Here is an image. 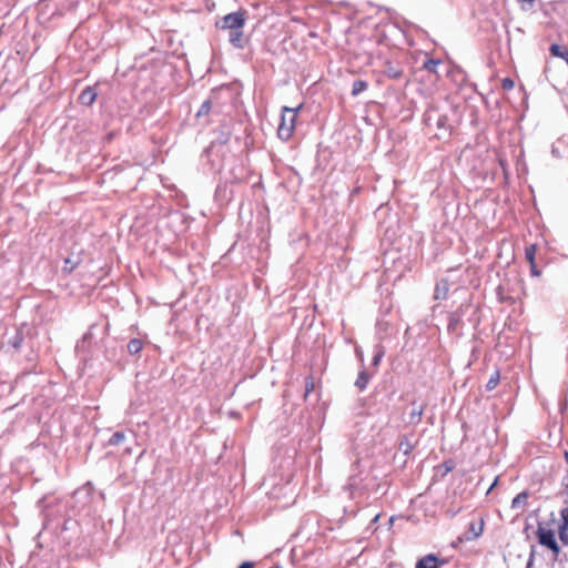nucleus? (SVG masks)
<instances>
[{
	"mask_svg": "<svg viewBox=\"0 0 568 568\" xmlns=\"http://www.w3.org/2000/svg\"><path fill=\"white\" fill-rule=\"evenodd\" d=\"M303 108V104H298L296 108L283 106L281 123L277 129V134L281 140H288L294 131L296 116L298 111Z\"/></svg>",
	"mask_w": 568,
	"mask_h": 568,
	"instance_id": "nucleus-1",
	"label": "nucleus"
},
{
	"mask_svg": "<svg viewBox=\"0 0 568 568\" xmlns=\"http://www.w3.org/2000/svg\"><path fill=\"white\" fill-rule=\"evenodd\" d=\"M539 544L551 549L556 555L559 552V546L556 541L555 532L551 529L539 525L537 530Z\"/></svg>",
	"mask_w": 568,
	"mask_h": 568,
	"instance_id": "nucleus-2",
	"label": "nucleus"
},
{
	"mask_svg": "<svg viewBox=\"0 0 568 568\" xmlns=\"http://www.w3.org/2000/svg\"><path fill=\"white\" fill-rule=\"evenodd\" d=\"M244 22V14L242 12H234L226 14L221 21L216 23V26L221 29H229L231 31L235 29H242Z\"/></svg>",
	"mask_w": 568,
	"mask_h": 568,
	"instance_id": "nucleus-3",
	"label": "nucleus"
},
{
	"mask_svg": "<svg viewBox=\"0 0 568 568\" xmlns=\"http://www.w3.org/2000/svg\"><path fill=\"white\" fill-rule=\"evenodd\" d=\"M484 530V520L479 519L478 521H473L469 525L468 531L465 532L463 540L470 541L478 538Z\"/></svg>",
	"mask_w": 568,
	"mask_h": 568,
	"instance_id": "nucleus-4",
	"label": "nucleus"
},
{
	"mask_svg": "<svg viewBox=\"0 0 568 568\" xmlns=\"http://www.w3.org/2000/svg\"><path fill=\"white\" fill-rule=\"evenodd\" d=\"M416 568H439V561L434 555H427L417 561Z\"/></svg>",
	"mask_w": 568,
	"mask_h": 568,
	"instance_id": "nucleus-5",
	"label": "nucleus"
},
{
	"mask_svg": "<svg viewBox=\"0 0 568 568\" xmlns=\"http://www.w3.org/2000/svg\"><path fill=\"white\" fill-rule=\"evenodd\" d=\"M97 98V92L92 88H87L82 91V93L79 97V101L83 105H91Z\"/></svg>",
	"mask_w": 568,
	"mask_h": 568,
	"instance_id": "nucleus-6",
	"label": "nucleus"
},
{
	"mask_svg": "<svg viewBox=\"0 0 568 568\" xmlns=\"http://www.w3.org/2000/svg\"><path fill=\"white\" fill-rule=\"evenodd\" d=\"M561 516L564 519V524L560 527L559 537H560L561 541H564L565 544H568V508L562 509Z\"/></svg>",
	"mask_w": 568,
	"mask_h": 568,
	"instance_id": "nucleus-7",
	"label": "nucleus"
},
{
	"mask_svg": "<svg viewBox=\"0 0 568 568\" xmlns=\"http://www.w3.org/2000/svg\"><path fill=\"white\" fill-rule=\"evenodd\" d=\"M424 407L422 405L414 404L408 416L409 424H416L420 420Z\"/></svg>",
	"mask_w": 568,
	"mask_h": 568,
	"instance_id": "nucleus-8",
	"label": "nucleus"
},
{
	"mask_svg": "<svg viewBox=\"0 0 568 568\" xmlns=\"http://www.w3.org/2000/svg\"><path fill=\"white\" fill-rule=\"evenodd\" d=\"M230 41L236 47H242V31L241 29H235L230 31Z\"/></svg>",
	"mask_w": 568,
	"mask_h": 568,
	"instance_id": "nucleus-9",
	"label": "nucleus"
},
{
	"mask_svg": "<svg viewBox=\"0 0 568 568\" xmlns=\"http://www.w3.org/2000/svg\"><path fill=\"white\" fill-rule=\"evenodd\" d=\"M143 347L141 339L134 338L128 344V351L130 354H138Z\"/></svg>",
	"mask_w": 568,
	"mask_h": 568,
	"instance_id": "nucleus-10",
	"label": "nucleus"
},
{
	"mask_svg": "<svg viewBox=\"0 0 568 568\" xmlns=\"http://www.w3.org/2000/svg\"><path fill=\"white\" fill-rule=\"evenodd\" d=\"M527 498H528V495L526 493H520L518 494L514 499H513V508H520L523 505L526 504L527 501Z\"/></svg>",
	"mask_w": 568,
	"mask_h": 568,
	"instance_id": "nucleus-11",
	"label": "nucleus"
},
{
	"mask_svg": "<svg viewBox=\"0 0 568 568\" xmlns=\"http://www.w3.org/2000/svg\"><path fill=\"white\" fill-rule=\"evenodd\" d=\"M366 88H367L366 82H364V81H362V80H356V81L353 83L352 94H353V95H358V94H359L361 92H363Z\"/></svg>",
	"mask_w": 568,
	"mask_h": 568,
	"instance_id": "nucleus-12",
	"label": "nucleus"
},
{
	"mask_svg": "<svg viewBox=\"0 0 568 568\" xmlns=\"http://www.w3.org/2000/svg\"><path fill=\"white\" fill-rule=\"evenodd\" d=\"M448 286L446 282H440L435 290V298H442L446 295Z\"/></svg>",
	"mask_w": 568,
	"mask_h": 568,
	"instance_id": "nucleus-13",
	"label": "nucleus"
},
{
	"mask_svg": "<svg viewBox=\"0 0 568 568\" xmlns=\"http://www.w3.org/2000/svg\"><path fill=\"white\" fill-rule=\"evenodd\" d=\"M499 378H500L499 372H494L486 385V388L488 390H493L497 386Z\"/></svg>",
	"mask_w": 568,
	"mask_h": 568,
	"instance_id": "nucleus-14",
	"label": "nucleus"
},
{
	"mask_svg": "<svg viewBox=\"0 0 568 568\" xmlns=\"http://www.w3.org/2000/svg\"><path fill=\"white\" fill-rule=\"evenodd\" d=\"M79 264V258L72 260L71 257L65 258L64 261V271L72 272L74 267Z\"/></svg>",
	"mask_w": 568,
	"mask_h": 568,
	"instance_id": "nucleus-15",
	"label": "nucleus"
},
{
	"mask_svg": "<svg viewBox=\"0 0 568 568\" xmlns=\"http://www.w3.org/2000/svg\"><path fill=\"white\" fill-rule=\"evenodd\" d=\"M368 379H369L368 375L365 372H362L359 374L355 385L363 389L367 385Z\"/></svg>",
	"mask_w": 568,
	"mask_h": 568,
	"instance_id": "nucleus-16",
	"label": "nucleus"
},
{
	"mask_svg": "<svg viewBox=\"0 0 568 568\" xmlns=\"http://www.w3.org/2000/svg\"><path fill=\"white\" fill-rule=\"evenodd\" d=\"M439 64L438 60L428 59L424 63V68L430 72H436L437 65Z\"/></svg>",
	"mask_w": 568,
	"mask_h": 568,
	"instance_id": "nucleus-17",
	"label": "nucleus"
},
{
	"mask_svg": "<svg viewBox=\"0 0 568 568\" xmlns=\"http://www.w3.org/2000/svg\"><path fill=\"white\" fill-rule=\"evenodd\" d=\"M535 253L536 247L535 245H530L526 248V258L529 261L530 264L535 263Z\"/></svg>",
	"mask_w": 568,
	"mask_h": 568,
	"instance_id": "nucleus-18",
	"label": "nucleus"
},
{
	"mask_svg": "<svg viewBox=\"0 0 568 568\" xmlns=\"http://www.w3.org/2000/svg\"><path fill=\"white\" fill-rule=\"evenodd\" d=\"M210 109H211V103H210V101H205V102L201 105V108H200V110H199V112H197V116H202V115L207 114V113H209V111H210Z\"/></svg>",
	"mask_w": 568,
	"mask_h": 568,
	"instance_id": "nucleus-19",
	"label": "nucleus"
},
{
	"mask_svg": "<svg viewBox=\"0 0 568 568\" xmlns=\"http://www.w3.org/2000/svg\"><path fill=\"white\" fill-rule=\"evenodd\" d=\"M123 438H124V435L122 433H115L110 438V444L111 445H118V444H120L123 440Z\"/></svg>",
	"mask_w": 568,
	"mask_h": 568,
	"instance_id": "nucleus-20",
	"label": "nucleus"
},
{
	"mask_svg": "<svg viewBox=\"0 0 568 568\" xmlns=\"http://www.w3.org/2000/svg\"><path fill=\"white\" fill-rule=\"evenodd\" d=\"M501 85L504 90H511L514 88V81L509 78H505Z\"/></svg>",
	"mask_w": 568,
	"mask_h": 568,
	"instance_id": "nucleus-21",
	"label": "nucleus"
},
{
	"mask_svg": "<svg viewBox=\"0 0 568 568\" xmlns=\"http://www.w3.org/2000/svg\"><path fill=\"white\" fill-rule=\"evenodd\" d=\"M314 388V383L313 382H307L306 383V388H305V392H306V395L312 392Z\"/></svg>",
	"mask_w": 568,
	"mask_h": 568,
	"instance_id": "nucleus-22",
	"label": "nucleus"
},
{
	"mask_svg": "<svg viewBox=\"0 0 568 568\" xmlns=\"http://www.w3.org/2000/svg\"><path fill=\"white\" fill-rule=\"evenodd\" d=\"M530 266H531V274L534 276H539L540 272L536 268L535 263L530 264Z\"/></svg>",
	"mask_w": 568,
	"mask_h": 568,
	"instance_id": "nucleus-23",
	"label": "nucleus"
},
{
	"mask_svg": "<svg viewBox=\"0 0 568 568\" xmlns=\"http://www.w3.org/2000/svg\"><path fill=\"white\" fill-rule=\"evenodd\" d=\"M382 353H377L375 356H374V359H373V364L374 365H378L381 358H382Z\"/></svg>",
	"mask_w": 568,
	"mask_h": 568,
	"instance_id": "nucleus-24",
	"label": "nucleus"
},
{
	"mask_svg": "<svg viewBox=\"0 0 568 568\" xmlns=\"http://www.w3.org/2000/svg\"><path fill=\"white\" fill-rule=\"evenodd\" d=\"M239 568H252V565L250 562H244Z\"/></svg>",
	"mask_w": 568,
	"mask_h": 568,
	"instance_id": "nucleus-25",
	"label": "nucleus"
},
{
	"mask_svg": "<svg viewBox=\"0 0 568 568\" xmlns=\"http://www.w3.org/2000/svg\"><path fill=\"white\" fill-rule=\"evenodd\" d=\"M566 462L568 463V453H565Z\"/></svg>",
	"mask_w": 568,
	"mask_h": 568,
	"instance_id": "nucleus-26",
	"label": "nucleus"
}]
</instances>
